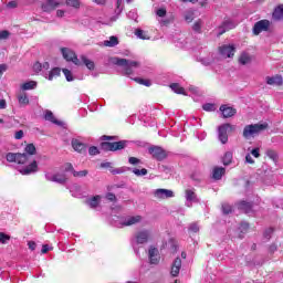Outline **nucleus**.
<instances>
[{
	"label": "nucleus",
	"mask_w": 283,
	"mask_h": 283,
	"mask_svg": "<svg viewBox=\"0 0 283 283\" xmlns=\"http://www.w3.org/2000/svg\"><path fill=\"white\" fill-rule=\"evenodd\" d=\"M64 171H72L74 174V166L72 164H65Z\"/></svg>",
	"instance_id": "nucleus-58"
},
{
	"label": "nucleus",
	"mask_w": 283,
	"mask_h": 283,
	"mask_svg": "<svg viewBox=\"0 0 283 283\" xmlns=\"http://www.w3.org/2000/svg\"><path fill=\"white\" fill-rule=\"evenodd\" d=\"M239 229H240L241 233H244V231L249 230V223H247V222L241 223Z\"/></svg>",
	"instance_id": "nucleus-53"
},
{
	"label": "nucleus",
	"mask_w": 283,
	"mask_h": 283,
	"mask_svg": "<svg viewBox=\"0 0 283 283\" xmlns=\"http://www.w3.org/2000/svg\"><path fill=\"white\" fill-rule=\"evenodd\" d=\"M15 140H21L23 138V130H18L14 135Z\"/></svg>",
	"instance_id": "nucleus-59"
},
{
	"label": "nucleus",
	"mask_w": 283,
	"mask_h": 283,
	"mask_svg": "<svg viewBox=\"0 0 283 283\" xmlns=\"http://www.w3.org/2000/svg\"><path fill=\"white\" fill-rule=\"evenodd\" d=\"M233 163V153L227 151L223 156V165L229 166Z\"/></svg>",
	"instance_id": "nucleus-32"
},
{
	"label": "nucleus",
	"mask_w": 283,
	"mask_h": 283,
	"mask_svg": "<svg viewBox=\"0 0 283 283\" xmlns=\"http://www.w3.org/2000/svg\"><path fill=\"white\" fill-rule=\"evenodd\" d=\"M139 222H143L142 216H128L123 219L120 224L122 227H134V224H139Z\"/></svg>",
	"instance_id": "nucleus-11"
},
{
	"label": "nucleus",
	"mask_w": 283,
	"mask_h": 283,
	"mask_svg": "<svg viewBox=\"0 0 283 283\" xmlns=\"http://www.w3.org/2000/svg\"><path fill=\"white\" fill-rule=\"evenodd\" d=\"M266 129H269L268 123L245 125L243 128V138L247 140H249V138H255V136H259V134H262V132Z\"/></svg>",
	"instance_id": "nucleus-4"
},
{
	"label": "nucleus",
	"mask_w": 283,
	"mask_h": 283,
	"mask_svg": "<svg viewBox=\"0 0 283 283\" xmlns=\"http://www.w3.org/2000/svg\"><path fill=\"white\" fill-rule=\"evenodd\" d=\"M245 163H248L249 165H255V160H253V157H251L250 154L245 156Z\"/></svg>",
	"instance_id": "nucleus-55"
},
{
	"label": "nucleus",
	"mask_w": 283,
	"mask_h": 283,
	"mask_svg": "<svg viewBox=\"0 0 283 283\" xmlns=\"http://www.w3.org/2000/svg\"><path fill=\"white\" fill-rule=\"evenodd\" d=\"M61 52L65 61H71L72 63H74V65H85L87 70H94V62L87 59V56L81 55V60H78L76 53L67 48H62Z\"/></svg>",
	"instance_id": "nucleus-2"
},
{
	"label": "nucleus",
	"mask_w": 283,
	"mask_h": 283,
	"mask_svg": "<svg viewBox=\"0 0 283 283\" xmlns=\"http://www.w3.org/2000/svg\"><path fill=\"white\" fill-rule=\"evenodd\" d=\"M17 6H18L17 1H10L7 4V7H9V8H17Z\"/></svg>",
	"instance_id": "nucleus-64"
},
{
	"label": "nucleus",
	"mask_w": 283,
	"mask_h": 283,
	"mask_svg": "<svg viewBox=\"0 0 283 283\" xmlns=\"http://www.w3.org/2000/svg\"><path fill=\"white\" fill-rule=\"evenodd\" d=\"M184 19L187 23H191V21H193L195 19V13L193 11H187L184 15Z\"/></svg>",
	"instance_id": "nucleus-39"
},
{
	"label": "nucleus",
	"mask_w": 283,
	"mask_h": 283,
	"mask_svg": "<svg viewBox=\"0 0 283 283\" xmlns=\"http://www.w3.org/2000/svg\"><path fill=\"white\" fill-rule=\"evenodd\" d=\"M157 17H166L167 15V10L165 8H160L156 11Z\"/></svg>",
	"instance_id": "nucleus-50"
},
{
	"label": "nucleus",
	"mask_w": 283,
	"mask_h": 283,
	"mask_svg": "<svg viewBox=\"0 0 283 283\" xmlns=\"http://www.w3.org/2000/svg\"><path fill=\"white\" fill-rule=\"evenodd\" d=\"M232 211H233V208L231 207V205H229V203L222 205V213L224 216H229V213H232Z\"/></svg>",
	"instance_id": "nucleus-37"
},
{
	"label": "nucleus",
	"mask_w": 283,
	"mask_h": 283,
	"mask_svg": "<svg viewBox=\"0 0 283 283\" xmlns=\"http://www.w3.org/2000/svg\"><path fill=\"white\" fill-rule=\"evenodd\" d=\"M133 174L135 176H137L138 178L143 177V176H147L148 171L146 168H142V169H138V168H133Z\"/></svg>",
	"instance_id": "nucleus-34"
},
{
	"label": "nucleus",
	"mask_w": 283,
	"mask_h": 283,
	"mask_svg": "<svg viewBox=\"0 0 283 283\" xmlns=\"http://www.w3.org/2000/svg\"><path fill=\"white\" fill-rule=\"evenodd\" d=\"M44 118L50 123H53L54 125H62L61 122H59L56 117H54V113H52L51 111L45 112Z\"/></svg>",
	"instance_id": "nucleus-29"
},
{
	"label": "nucleus",
	"mask_w": 283,
	"mask_h": 283,
	"mask_svg": "<svg viewBox=\"0 0 283 283\" xmlns=\"http://www.w3.org/2000/svg\"><path fill=\"white\" fill-rule=\"evenodd\" d=\"M265 154H266L268 158H271V160H277V153H275V150L269 149V150H266Z\"/></svg>",
	"instance_id": "nucleus-45"
},
{
	"label": "nucleus",
	"mask_w": 283,
	"mask_h": 283,
	"mask_svg": "<svg viewBox=\"0 0 283 283\" xmlns=\"http://www.w3.org/2000/svg\"><path fill=\"white\" fill-rule=\"evenodd\" d=\"M18 101H19L20 105H28L30 103V98H28L27 94L19 95Z\"/></svg>",
	"instance_id": "nucleus-36"
},
{
	"label": "nucleus",
	"mask_w": 283,
	"mask_h": 283,
	"mask_svg": "<svg viewBox=\"0 0 283 283\" xmlns=\"http://www.w3.org/2000/svg\"><path fill=\"white\" fill-rule=\"evenodd\" d=\"M105 48H116L118 45V38L116 35H112L109 40L104 41Z\"/></svg>",
	"instance_id": "nucleus-28"
},
{
	"label": "nucleus",
	"mask_w": 283,
	"mask_h": 283,
	"mask_svg": "<svg viewBox=\"0 0 283 283\" xmlns=\"http://www.w3.org/2000/svg\"><path fill=\"white\" fill-rule=\"evenodd\" d=\"M155 198H161V199L174 198V191L168 189H163V188L157 189L155 190Z\"/></svg>",
	"instance_id": "nucleus-20"
},
{
	"label": "nucleus",
	"mask_w": 283,
	"mask_h": 283,
	"mask_svg": "<svg viewBox=\"0 0 283 283\" xmlns=\"http://www.w3.org/2000/svg\"><path fill=\"white\" fill-rule=\"evenodd\" d=\"M48 81H54L57 76H61V69L54 67L52 71H50L48 74L44 75Z\"/></svg>",
	"instance_id": "nucleus-24"
},
{
	"label": "nucleus",
	"mask_w": 283,
	"mask_h": 283,
	"mask_svg": "<svg viewBox=\"0 0 283 283\" xmlns=\"http://www.w3.org/2000/svg\"><path fill=\"white\" fill-rule=\"evenodd\" d=\"M251 155L254 157V158H260V148H254L251 150Z\"/></svg>",
	"instance_id": "nucleus-56"
},
{
	"label": "nucleus",
	"mask_w": 283,
	"mask_h": 283,
	"mask_svg": "<svg viewBox=\"0 0 283 283\" xmlns=\"http://www.w3.org/2000/svg\"><path fill=\"white\" fill-rule=\"evenodd\" d=\"M6 107H8L6 99H0V109H6Z\"/></svg>",
	"instance_id": "nucleus-63"
},
{
	"label": "nucleus",
	"mask_w": 283,
	"mask_h": 283,
	"mask_svg": "<svg viewBox=\"0 0 283 283\" xmlns=\"http://www.w3.org/2000/svg\"><path fill=\"white\" fill-rule=\"evenodd\" d=\"M233 28H235V22L231 20H224L219 27V36H222L224 32H229V30H233Z\"/></svg>",
	"instance_id": "nucleus-17"
},
{
	"label": "nucleus",
	"mask_w": 283,
	"mask_h": 283,
	"mask_svg": "<svg viewBox=\"0 0 283 283\" xmlns=\"http://www.w3.org/2000/svg\"><path fill=\"white\" fill-rule=\"evenodd\" d=\"M8 65L6 64H0V78L3 76V72H7Z\"/></svg>",
	"instance_id": "nucleus-61"
},
{
	"label": "nucleus",
	"mask_w": 283,
	"mask_h": 283,
	"mask_svg": "<svg viewBox=\"0 0 283 283\" xmlns=\"http://www.w3.org/2000/svg\"><path fill=\"white\" fill-rule=\"evenodd\" d=\"M202 109H205V112H216V105L207 103L202 105Z\"/></svg>",
	"instance_id": "nucleus-44"
},
{
	"label": "nucleus",
	"mask_w": 283,
	"mask_h": 283,
	"mask_svg": "<svg viewBox=\"0 0 283 283\" xmlns=\"http://www.w3.org/2000/svg\"><path fill=\"white\" fill-rule=\"evenodd\" d=\"M189 231H191L192 233H198V231H200V227L198 226V223H191L189 226Z\"/></svg>",
	"instance_id": "nucleus-48"
},
{
	"label": "nucleus",
	"mask_w": 283,
	"mask_h": 283,
	"mask_svg": "<svg viewBox=\"0 0 283 283\" xmlns=\"http://www.w3.org/2000/svg\"><path fill=\"white\" fill-rule=\"evenodd\" d=\"M148 154H151L153 158H155V160H165V158H167V151H165V149H163V147L160 146H153L148 149Z\"/></svg>",
	"instance_id": "nucleus-10"
},
{
	"label": "nucleus",
	"mask_w": 283,
	"mask_h": 283,
	"mask_svg": "<svg viewBox=\"0 0 283 283\" xmlns=\"http://www.w3.org/2000/svg\"><path fill=\"white\" fill-rule=\"evenodd\" d=\"M252 59L251 55L247 52L241 53L240 57H239V63L241 65H249V63H251Z\"/></svg>",
	"instance_id": "nucleus-26"
},
{
	"label": "nucleus",
	"mask_w": 283,
	"mask_h": 283,
	"mask_svg": "<svg viewBox=\"0 0 283 283\" xmlns=\"http://www.w3.org/2000/svg\"><path fill=\"white\" fill-rule=\"evenodd\" d=\"M66 6H70L71 8H80L81 2H78V0H66Z\"/></svg>",
	"instance_id": "nucleus-46"
},
{
	"label": "nucleus",
	"mask_w": 283,
	"mask_h": 283,
	"mask_svg": "<svg viewBox=\"0 0 283 283\" xmlns=\"http://www.w3.org/2000/svg\"><path fill=\"white\" fill-rule=\"evenodd\" d=\"M272 234H273V229L272 228L266 229L263 233V235H264V238H266V240H270Z\"/></svg>",
	"instance_id": "nucleus-52"
},
{
	"label": "nucleus",
	"mask_w": 283,
	"mask_h": 283,
	"mask_svg": "<svg viewBox=\"0 0 283 283\" xmlns=\"http://www.w3.org/2000/svg\"><path fill=\"white\" fill-rule=\"evenodd\" d=\"M8 242H10V235L0 232V244H8Z\"/></svg>",
	"instance_id": "nucleus-41"
},
{
	"label": "nucleus",
	"mask_w": 283,
	"mask_h": 283,
	"mask_svg": "<svg viewBox=\"0 0 283 283\" xmlns=\"http://www.w3.org/2000/svg\"><path fill=\"white\" fill-rule=\"evenodd\" d=\"M150 264H158L159 260L158 256H149Z\"/></svg>",
	"instance_id": "nucleus-62"
},
{
	"label": "nucleus",
	"mask_w": 283,
	"mask_h": 283,
	"mask_svg": "<svg viewBox=\"0 0 283 283\" xmlns=\"http://www.w3.org/2000/svg\"><path fill=\"white\" fill-rule=\"evenodd\" d=\"M35 87H36V82H34V81H29V82L22 84V90H24V91L35 90Z\"/></svg>",
	"instance_id": "nucleus-35"
},
{
	"label": "nucleus",
	"mask_w": 283,
	"mask_h": 283,
	"mask_svg": "<svg viewBox=\"0 0 283 283\" xmlns=\"http://www.w3.org/2000/svg\"><path fill=\"white\" fill-rule=\"evenodd\" d=\"M88 154H90V156H96V154H98V148L95 146L90 147Z\"/></svg>",
	"instance_id": "nucleus-51"
},
{
	"label": "nucleus",
	"mask_w": 283,
	"mask_h": 283,
	"mask_svg": "<svg viewBox=\"0 0 283 283\" xmlns=\"http://www.w3.org/2000/svg\"><path fill=\"white\" fill-rule=\"evenodd\" d=\"M113 63H115V65H119V67H123L124 74H127V75L134 74V70H136L137 67H140V62L132 61L127 59H120V57H115Z\"/></svg>",
	"instance_id": "nucleus-5"
},
{
	"label": "nucleus",
	"mask_w": 283,
	"mask_h": 283,
	"mask_svg": "<svg viewBox=\"0 0 283 283\" xmlns=\"http://www.w3.org/2000/svg\"><path fill=\"white\" fill-rule=\"evenodd\" d=\"M24 151L27 153H8L6 156L7 161L17 163V165H27L31 156H34L36 154V147L34 146V144H29L27 145Z\"/></svg>",
	"instance_id": "nucleus-1"
},
{
	"label": "nucleus",
	"mask_w": 283,
	"mask_h": 283,
	"mask_svg": "<svg viewBox=\"0 0 283 283\" xmlns=\"http://www.w3.org/2000/svg\"><path fill=\"white\" fill-rule=\"evenodd\" d=\"M62 72H63L66 81H69V82L74 81V76H72V71H70L67 69H63Z\"/></svg>",
	"instance_id": "nucleus-42"
},
{
	"label": "nucleus",
	"mask_w": 283,
	"mask_h": 283,
	"mask_svg": "<svg viewBox=\"0 0 283 283\" xmlns=\"http://www.w3.org/2000/svg\"><path fill=\"white\" fill-rule=\"evenodd\" d=\"M170 88H171L172 92H175L176 94H185V88L181 87V85L178 84V83H172V84H170Z\"/></svg>",
	"instance_id": "nucleus-31"
},
{
	"label": "nucleus",
	"mask_w": 283,
	"mask_h": 283,
	"mask_svg": "<svg viewBox=\"0 0 283 283\" xmlns=\"http://www.w3.org/2000/svg\"><path fill=\"white\" fill-rule=\"evenodd\" d=\"M134 81H135V83H138L139 85H145V87H151V81H149V80L135 77Z\"/></svg>",
	"instance_id": "nucleus-33"
},
{
	"label": "nucleus",
	"mask_w": 283,
	"mask_h": 283,
	"mask_svg": "<svg viewBox=\"0 0 283 283\" xmlns=\"http://www.w3.org/2000/svg\"><path fill=\"white\" fill-rule=\"evenodd\" d=\"M9 36H10V32H8V31L0 32V40L8 39Z\"/></svg>",
	"instance_id": "nucleus-60"
},
{
	"label": "nucleus",
	"mask_w": 283,
	"mask_h": 283,
	"mask_svg": "<svg viewBox=\"0 0 283 283\" xmlns=\"http://www.w3.org/2000/svg\"><path fill=\"white\" fill-rule=\"evenodd\" d=\"M227 174V169L223 167H216L212 171L213 180H222V177Z\"/></svg>",
	"instance_id": "nucleus-22"
},
{
	"label": "nucleus",
	"mask_w": 283,
	"mask_h": 283,
	"mask_svg": "<svg viewBox=\"0 0 283 283\" xmlns=\"http://www.w3.org/2000/svg\"><path fill=\"white\" fill-rule=\"evenodd\" d=\"M116 6H117V10H116L117 15L113 17L112 21H116V19H118V15L120 14V12H123V7H120V6H123V0H117Z\"/></svg>",
	"instance_id": "nucleus-38"
},
{
	"label": "nucleus",
	"mask_w": 283,
	"mask_h": 283,
	"mask_svg": "<svg viewBox=\"0 0 283 283\" xmlns=\"http://www.w3.org/2000/svg\"><path fill=\"white\" fill-rule=\"evenodd\" d=\"M45 178H46V180H50V182H57L59 185H63V184L67 182V177L63 172L55 174V175L49 174L45 176Z\"/></svg>",
	"instance_id": "nucleus-12"
},
{
	"label": "nucleus",
	"mask_w": 283,
	"mask_h": 283,
	"mask_svg": "<svg viewBox=\"0 0 283 283\" xmlns=\"http://www.w3.org/2000/svg\"><path fill=\"white\" fill-rule=\"evenodd\" d=\"M220 112L222 113L223 118H231L232 116H235L238 111L229 105H221Z\"/></svg>",
	"instance_id": "nucleus-18"
},
{
	"label": "nucleus",
	"mask_w": 283,
	"mask_h": 283,
	"mask_svg": "<svg viewBox=\"0 0 283 283\" xmlns=\"http://www.w3.org/2000/svg\"><path fill=\"white\" fill-rule=\"evenodd\" d=\"M153 238H154V232L151 230H147V229L137 231L134 234L132 244L135 249L136 255H139L138 249H136V247H138V244H147V242L153 240Z\"/></svg>",
	"instance_id": "nucleus-3"
},
{
	"label": "nucleus",
	"mask_w": 283,
	"mask_h": 283,
	"mask_svg": "<svg viewBox=\"0 0 283 283\" xmlns=\"http://www.w3.org/2000/svg\"><path fill=\"white\" fill-rule=\"evenodd\" d=\"M33 70H34V72H41V71H43L42 64L39 63V62H36V63L33 65Z\"/></svg>",
	"instance_id": "nucleus-57"
},
{
	"label": "nucleus",
	"mask_w": 283,
	"mask_h": 283,
	"mask_svg": "<svg viewBox=\"0 0 283 283\" xmlns=\"http://www.w3.org/2000/svg\"><path fill=\"white\" fill-rule=\"evenodd\" d=\"M87 174H88L87 170H81V171L73 170L74 178H85Z\"/></svg>",
	"instance_id": "nucleus-43"
},
{
	"label": "nucleus",
	"mask_w": 283,
	"mask_h": 283,
	"mask_svg": "<svg viewBox=\"0 0 283 283\" xmlns=\"http://www.w3.org/2000/svg\"><path fill=\"white\" fill-rule=\"evenodd\" d=\"M186 206L191 207V202H198V196L195 189L186 190Z\"/></svg>",
	"instance_id": "nucleus-19"
},
{
	"label": "nucleus",
	"mask_w": 283,
	"mask_h": 283,
	"mask_svg": "<svg viewBox=\"0 0 283 283\" xmlns=\"http://www.w3.org/2000/svg\"><path fill=\"white\" fill-rule=\"evenodd\" d=\"M273 21H282L283 19V4H279L273 13H272Z\"/></svg>",
	"instance_id": "nucleus-23"
},
{
	"label": "nucleus",
	"mask_w": 283,
	"mask_h": 283,
	"mask_svg": "<svg viewBox=\"0 0 283 283\" xmlns=\"http://www.w3.org/2000/svg\"><path fill=\"white\" fill-rule=\"evenodd\" d=\"M235 130V126L231 124H223L218 127V139L222 145H227L229 143V132Z\"/></svg>",
	"instance_id": "nucleus-7"
},
{
	"label": "nucleus",
	"mask_w": 283,
	"mask_h": 283,
	"mask_svg": "<svg viewBox=\"0 0 283 283\" xmlns=\"http://www.w3.org/2000/svg\"><path fill=\"white\" fill-rule=\"evenodd\" d=\"M128 163H129V165H140V159H138L136 157H129Z\"/></svg>",
	"instance_id": "nucleus-49"
},
{
	"label": "nucleus",
	"mask_w": 283,
	"mask_h": 283,
	"mask_svg": "<svg viewBox=\"0 0 283 283\" xmlns=\"http://www.w3.org/2000/svg\"><path fill=\"white\" fill-rule=\"evenodd\" d=\"M192 30H193V32L200 33L201 30H202V20L196 21V22L193 23V25H192Z\"/></svg>",
	"instance_id": "nucleus-40"
},
{
	"label": "nucleus",
	"mask_w": 283,
	"mask_h": 283,
	"mask_svg": "<svg viewBox=\"0 0 283 283\" xmlns=\"http://www.w3.org/2000/svg\"><path fill=\"white\" fill-rule=\"evenodd\" d=\"M72 147L75 151H78V154H85L86 146L85 144L81 143V140L73 139Z\"/></svg>",
	"instance_id": "nucleus-21"
},
{
	"label": "nucleus",
	"mask_w": 283,
	"mask_h": 283,
	"mask_svg": "<svg viewBox=\"0 0 283 283\" xmlns=\"http://www.w3.org/2000/svg\"><path fill=\"white\" fill-rule=\"evenodd\" d=\"M156 256H158V249H156V248H150V249L148 250V258H156Z\"/></svg>",
	"instance_id": "nucleus-47"
},
{
	"label": "nucleus",
	"mask_w": 283,
	"mask_h": 283,
	"mask_svg": "<svg viewBox=\"0 0 283 283\" xmlns=\"http://www.w3.org/2000/svg\"><path fill=\"white\" fill-rule=\"evenodd\" d=\"M180 269H182V260L180 258H176L171 265L170 275H172V277H178Z\"/></svg>",
	"instance_id": "nucleus-14"
},
{
	"label": "nucleus",
	"mask_w": 283,
	"mask_h": 283,
	"mask_svg": "<svg viewBox=\"0 0 283 283\" xmlns=\"http://www.w3.org/2000/svg\"><path fill=\"white\" fill-rule=\"evenodd\" d=\"M36 171H39V165L35 160H33L25 168L20 169V174H22V176H30V174H36Z\"/></svg>",
	"instance_id": "nucleus-15"
},
{
	"label": "nucleus",
	"mask_w": 283,
	"mask_h": 283,
	"mask_svg": "<svg viewBox=\"0 0 283 283\" xmlns=\"http://www.w3.org/2000/svg\"><path fill=\"white\" fill-rule=\"evenodd\" d=\"M86 203L88 205V207H91V209H96V207H98V205L101 203V196L97 195L88 199Z\"/></svg>",
	"instance_id": "nucleus-27"
},
{
	"label": "nucleus",
	"mask_w": 283,
	"mask_h": 283,
	"mask_svg": "<svg viewBox=\"0 0 283 283\" xmlns=\"http://www.w3.org/2000/svg\"><path fill=\"white\" fill-rule=\"evenodd\" d=\"M271 30V21L264 19L254 23L252 32L255 36L262 34V32H269Z\"/></svg>",
	"instance_id": "nucleus-8"
},
{
	"label": "nucleus",
	"mask_w": 283,
	"mask_h": 283,
	"mask_svg": "<svg viewBox=\"0 0 283 283\" xmlns=\"http://www.w3.org/2000/svg\"><path fill=\"white\" fill-rule=\"evenodd\" d=\"M61 6V2L56 0H46V2L42 3L43 12H52V10H56Z\"/></svg>",
	"instance_id": "nucleus-16"
},
{
	"label": "nucleus",
	"mask_w": 283,
	"mask_h": 283,
	"mask_svg": "<svg viewBox=\"0 0 283 283\" xmlns=\"http://www.w3.org/2000/svg\"><path fill=\"white\" fill-rule=\"evenodd\" d=\"M219 54L223 59H232L235 54V45L233 44H223L219 48Z\"/></svg>",
	"instance_id": "nucleus-9"
},
{
	"label": "nucleus",
	"mask_w": 283,
	"mask_h": 283,
	"mask_svg": "<svg viewBox=\"0 0 283 283\" xmlns=\"http://www.w3.org/2000/svg\"><path fill=\"white\" fill-rule=\"evenodd\" d=\"M127 147V140L119 142H104L101 144V149L103 151H120Z\"/></svg>",
	"instance_id": "nucleus-6"
},
{
	"label": "nucleus",
	"mask_w": 283,
	"mask_h": 283,
	"mask_svg": "<svg viewBox=\"0 0 283 283\" xmlns=\"http://www.w3.org/2000/svg\"><path fill=\"white\" fill-rule=\"evenodd\" d=\"M106 198L109 200V202H116V195L108 192L106 195Z\"/></svg>",
	"instance_id": "nucleus-54"
},
{
	"label": "nucleus",
	"mask_w": 283,
	"mask_h": 283,
	"mask_svg": "<svg viewBox=\"0 0 283 283\" xmlns=\"http://www.w3.org/2000/svg\"><path fill=\"white\" fill-rule=\"evenodd\" d=\"M238 207L241 211H244V213H251V209L253 208V203L247 202V201H241V202H239Z\"/></svg>",
	"instance_id": "nucleus-25"
},
{
	"label": "nucleus",
	"mask_w": 283,
	"mask_h": 283,
	"mask_svg": "<svg viewBox=\"0 0 283 283\" xmlns=\"http://www.w3.org/2000/svg\"><path fill=\"white\" fill-rule=\"evenodd\" d=\"M265 82L266 85H272L273 87H282L283 77L282 75L266 76Z\"/></svg>",
	"instance_id": "nucleus-13"
},
{
	"label": "nucleus",
	"mask_w": 283,
	"mask_h": 283,
	"mask_svg": "<svg viewBox=\"0 0 283 283\" xmlns=\"http://www.w3.org/2000/svg\"><path fill=\"white\" fill-rule=\"evenodd\" d=\"M135 36H137V39H142L143 41H149V35L143 29H137L135 31Z\"/></svg>",
	"instance_id": "nucleus-30"
}]
</instances>
